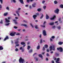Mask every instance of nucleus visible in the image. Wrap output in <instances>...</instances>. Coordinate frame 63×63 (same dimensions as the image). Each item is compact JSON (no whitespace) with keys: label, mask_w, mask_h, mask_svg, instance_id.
Returning <instances> with one entry per match:
<instances>
[{"label":"nucleus","mask_w":63,"mask_h":63,"mask_svg":"<svg viewBox=\"0 0 63 63\" xmlns=\"http://www.w3.org/2000/svg\"><path fill=\"white\" fill-rule=\"evenodd\" d=\"M58 44L59 45H61L63 44V42L60 41L59 42Z\"/></svg>","instance_id":"ddd939ff"},{"label":"nucleus","mask_w":63,"mask_h":63,"mask_svg":"<svg viewBox=\"0 0 63 63\" xmlns=\"http://www.w3.org/2000/svg\"><path fill=\"white\" fill-rule=\"evenodd\" d=\"M20 10H21V8H18V11H20Z\"/></svg>","instance_id":"13d9d810"},{"label":"nucleus","mask_w":63,"mask_h":63,"mask_svg":"<svg viewBox=\"0 0 63 63\" xmlns=\"http://www.w3.org/2000/svg\"><path fill=\"white\" fill-rule=\"evenodd\" d=\"M30 25L32 26V28H34V27H33V25H32V24H30Z\"/></svg>","instance_id":"09e8293b"},{"label":"nucleus","mask_w":63,"mask_h":63,"mask_svg":"<svg viewBox=\"0 0 63 63\" xmlns=\"http://www.w3.org/2000/svg\"><path fill=\"white\" fill-rule=\"evenodd\" d=\"M60 60V59L59 58H58L57 59V60L56 61V62H58L59 61V60Z\"/></svg>","instance_id":"a211bd4d"},{"label":"nucleus","mask_w":63,"mask_h":63,"mask_svg":"<svg viewBox=\"0 0 63 63\" xmlns=\"http://www.w3.org/2000/svg\"><path fill=\"white\" fill-rule=\"evenodd\" d=\"M50 41H52V39L51 38H50Z\"/></svg>","instance_id":"0e129e2a"},{"label":"nucleus","mask_w":63,"mask_h":63,"mask_svg":"<svg viewBox=\"0 0 63 63\" xmlns=\"http://www.w3.org/2000/svg\"><path fill=\"white\" fill-rule=\"evenodd\" d=\"M19 13V11H17L16 12V13L17 14H19L18 13Z\"/></svg>","instance_id":"a19ab883"},{"label":"nucleus","mask_w":63,"mask_h":63,"mask_svg":"<svg viewBox=\"0 0 63 63\" xmlns=\"http://www.w3.org/2000/svg\"><path fill=\"white\" fill-rule=\"evenodd\" d=\"M15 51H18V49H17V48H16L15 49Z\"/></svg>","instance_id":"37998d69"},{"label":"nucleus","mask_w":63,"mask_h":63,"mask_svg":"<svg viewBox=\"0 0 63 63\" xmlns=\"http://www.w3.org/2000/svg\"><path fill=\"white\" fill-rule=\"evenodd\" d=\"M19 46V44H17L16 45V46L17 47H18Z\"/></svg>","instance_id":"4d7b16f0"},{"label":"nucleus","mask_w":63,"mask_h":63,"mask_svg":"<svg viewBox=\"0 0 63 63\" xmlns=\"http://www.w3.org/2000/svg\"><path fill=\"white\" fill-rule=\"evenodd\" d=\"M52 28H53V29H55V26H54L52 27Z\"/></svg>","instance_id":"8fccbe9b"},{"label":"nucleus","mask_w":63,"mask_h":63,"mask_svg":"<svg viewBox=\"0 0 63 63\" xmlns=\"http://www.w3.org/2000/svg\"><path fill=\"white\" fill-rule=\"evenodd\" d=\"M49 49L50 51H51L52 50V46H50L49 47Z\"/></svg>","instance_id":"f3484780"},{"label":"nucleus","mask_w":63,"mask_h":63,"mask_svg":"<svg viewBox=\"0 0 63 63\" xmlns=\"http://www.w3.org/2000/svg\"><path fill=\"white\" fill-rule=\"evenodd\" d=\"M52 50H55V48H54V47H53Z\"/></svg>","instance_id":"5fc2aeb1"},{"label":"nucleus","mask_w":63,"mask_h":63,"mask_svg":"<svg viewBox=\"0 0 63 63\" xmlns=\"http://www.w3.org/2000/svg\"><path fill=\"white\" fill-rule=\"evenodd\" d=\"M60 7H61V8H63V5L62 4H61V5L60 6Z\"/></svg>","instance_id":"72a5a7b5"},{"label":"nucleus","mask_w":63,"mask_h":63,"mask_svg":"<svg viewBox=\"0 0 63 63\" xmlns=\"http://www.w3.org/2000/svg\"><path fill=\"white\" fill-rule=\"evenodd\" d=\"M14 3H16V0H12Z\"/></svg>","instance_id":"c9c22d12"},{"label":"nucleus","mask_w":63,"mask_h":63,"mask_svg":"<svg viewBox=\"0 0 63 63\" xmlns=\"http://www.w3.org/2000/svg\"><path fill=\"white\" fill-rule=\"evenodd\" d=\"M34 58L36 59V60L37 61H38V59L37 58H36V57H34Z\"/></svg>","instance_id":"4c0bfd02"},{"label":"nucleus","mask_w":63,"mask_h":63,"mask_svg":"<svg viewBox=\"0 0 63 63\" xmlns=\"http://www.w3.org/2000/svg\"><path fill=\"white\" fill-rule=\"evenodd\" d=\"M40 46H38L37 47V49H40Z\"/></svg>","instance_id":"f704fd0d"},{"label":"nucleus","mask_w":63,"mask_h":63,"mask_svg":"<svg viewBox=\"0 0 63 63\" xmlns=\"http://www.w3.org/2000/svg\"><path fill=\"white\" fill-rule=\"evenodd\" d=\"M59 21H61V18H60L59 19Z\"/></svg>","instance_id":"052dcab7"},{"label":"nucleus","mask_w":63,"mask_h":63,"mask_svg":"<svg viewBox=\"0 0 63 63\" xmlns=\"http://www.w3.org/2000/svg\"><path fill=\"white\" fill-rule=\"evenodd\" d=\"M43 34L44 36H46L47 35V34H46V32L45 30H43Z\"/></svg>","instance_id":"39448f33"},{"label":"nucleus","mask_w":63,"mask_h":63,"mask_svg":"<svg viewBox=\"0 0 63 63\" xmlns=\"http://www.w3.org/2000/svg\"><path fill=\"white\" fill-rule=\"evenodd\" d=\"M33 51V50L32 49H31V50L29 51V53H31Z\"/></svg>","instance_id":"4468645a"},{"label":"nucleus","mask_w":63,"mask_h":63,"mask_svg":"<svg viewBox=\"0 0 63 63\" xmlns=\"http://www.w3.org/2000/svg\"><path fill=\"white\" fill-rule=\"evenodd\" d=\"M27 3H29V2H30V0H27Z\"/></svg>","instance_id":"49530a36"},{"label":"nucleus","mask_w":63,"mask_h":63,"mask_svg":"<svg viewBox=\"0 0 63 63\" xmlns=\"http://www.w3.org/2000/svg\"><path fill=\"white\" fill-rule=\"evenodd\" d=\"M51 38H52V39H54V38H55V36H52Z\"/></svg>","instance_id":"79ce46f5"},{"label":"nucleus","mask_w":63,"mask_h":63,"mask_svg":"<svg viewBox=\"0 0 63 63\" xmlns=\"http://www.w3.org/2000/svg\"><path fill=\"white\" fill-rule=\"evenodd\" d=\"M14 23L15 24H17V22L16 21V20H14Z\"/></svg>","instance_id":"5701e85b"},{"label":"nucleus","mask_w":63,"mask_h":63,"mask_svg":"<svg viewBox=\"0 0 63 63\" xmlns=\"http://www.w3.org/2000/svg\"><path fill=\"white\" fill-rule=\"evenodd\" d=\"M15 33H16L15 32L11 33L10 34V35L11 36H15Z\"/></svg>","instance_id":"423d86ee"},{"label":"nucleus","mask_w":63,"mask_h":63,"mask_svg":"<svg viewBox=\"0 0 63 63\" xmlns=\"http://www.w3.org/2000/svg\"><path fill=\"white\" fill-rule=\"evenodd\" d=\"M9 39V37H8V36H6L4 38V40L6 41V40H8Z\"/></svg>","instance_id":"0eeeda50"},{"label":"nucleus","mask_w":63,"mask_h":63,"mask_svg":"<svg viewBox=\"0 0 63 63\" xmlns=\"http://www.w3.org/2000/svg\"><path fill=\"white\" fill-rule=\"evenodd\" d=\"M41 27H44V28H45V26H43L42 25H41Z\"/></svg>","instance_id":"864d4df0"},{"label":"nucleus","mask_w":63,"mask_h":63,"mask_svg":"<svg viewBox=\"0 0 63 63\" xmlns=\"http://www.w3.org/2000/svg\"><path fill=\"white\" fill-rule=\"evenodd\" d=\"M45 1L44 0H43L42 1V3H45Z\"/></svg>","instance_id":"774afa93"},{"label":"nucleus","mask_w":63,"mask_h":63,"mask_svg":"<svg viewBox=\"0 0 63 63\" xmlns=\"http://www.w3.org/2000/svg\"><path fill=\"white\" fill-rule=\"evenodd\" d=\"M42 50H45V47H43V48L42 49Z\"/></svg>","instance_id":"ea45409f"},{"label":"nucleus","mask_w":63,"mask_h":63,"mask_svg":"<svg viewBox=\"0 0 63 63\" xmlns=\"http://www.w3.org/2000/svg\"><path fill=\"white\" fill-rule=\"evenodd\" d=\"M3 47H2V46H1L0 47V50H3Z\"/></svg>","instance_id":"412c9836"},{"label":"nucleus","mask_w":63,"mask_h":63,"mask_svg":"<svg viewBox=\"0 0 63 63\" xmlns=\"http://www.w3.org/2000/svg\"><path fill=\"white\" fill-rule=\"evenodd\" d=\"M57 50H59L60 52H62L63 51V48L62 47H59V48H57Z\"/></svg>","instance_id":"f03ea898"},{"label":"nucleus","mask_w":63,"mask_h":63,"mask_svg":"<svg viewBox=\"0 0 63 63\" xmlns=\"http://www.w3.org/2000/svg\"><path fill=\"white\" fill-rule=\"evenodd\" d=\"M37 11L38 12H40V11H41V9L40 8H39L38 9H37Z\"/></svg>","instance_id":"b1692460"},{"label":"nucleus","mask_w":63,"mask_h":63,"mask_svg":"<svg viewBox=\"0 0 63 63\" xmlns=\"http://www.w3.org/2000/svg\"><path fill=\"white\" fill-rule=\"evenodd\" d=\"M39 37L40 38H42V35H41V34H40L39 36Z\"/></svg>","instance_id":"6e6d98bb"},{"label":"nucleus","mask_w":63,"mask_h":63,"mask_svg":"<svg viewBox=\"0 0 63 63\" xmlns=\"http://www.w3.org/2000/svg\"><path fill=\"white\" fill-rule=\"evenodd\" d=\"M22 49V47H20V49L21 50V49Z\"/></svg>","instance_id":"e2e57ef3"},{"label":"nucleus","mask_w":63,"mask_h":63,"mask_svg":"<svg viewBox=\"0 0 63 63\" xmlns=\"http://www.w3.org/2000/svg\"><path fill=\"white\" fill-rule=\"evenodd\" d=\"M57 28H58V29H59V30H60V29H61V27H60V26H59L58 27H57Z\"/></svg>","instance_id":"6ab92c4d"},{"label":"nucleus","mask_w":63,"mask_h":63,"mask_svg":"<svg viewBox=\"0 0 63 63\" xmlns=\"http://www.w3.org/2000/svg\"><path fill=\"white\" fill-rule=\"evenodd\" d=\"M46 6H44L43 7V8L44 10H45V9H46Z\"/></svg>","instance_id":"2f4dec72"},{"label":"nucleus","mask_w":63,"mask_h":63,"mask_svg":"<svg viewBox=\"0 0 63 63\" xmlns=\"http://www.w3.org/2000/svg\"><path fill=\"white\" fill-rule=\"evenodd\" d=\"M4 16H6L7 15H8V13H4Z\"/></svg>","instance_id":"a878e982"},{"label":"nucleus","mask_w":63,"mask_h":63,"mask_svg":"<svg viewBox=\"0 0 63 63\" xmlns=\"http://www.w3.org/2000/svg\"><path fill=\"white\" fill-rule=\"evenodd\" d=\"M39 57H40V58H42V59H43V57L42 55H39Z\"/></svg>","instance_id":"bb28decb"},{"label":"nucleus","mask_w":63,"mask_h":63,"mask_svg":"<svg viewBox=\"0 0 63 63\" xmlns=\"http://www.w3.org/2000/svg\"><path fill=\"white\" fill-rule=\"evenodd\" d=\"M36 3L35 2L33 4H32V7L33 8H35L36 7Z\"/></svg>","instance_id":"6e6552de"},{"label":"nucleus","mask_w":63,"mask_h":63,"mask_svg":"<svg viewBox=\"0 0 63 63\" xmlns=\"http://www.w3.org/2000/svg\"><path fill=\"white\" fill-rule=\"evenodd\" d=\"M9 24H10V23H8V24H6V26H8Z\"/></svg>","instance_id":"de8ad7c7"},{"label":"nucleus","mask_w":63,"mask_h":63,"mask_svg":"<svg viewBox=\"0 0 63 63\" xmlns=\"http://www.w3.org/2000/svg\"><path fill=\"white\" fill-rule=\"evenodd\" d=\"M49 24V25H53L54 24V23H51Z\"/></svg>","instance_id":"aec40b11"},{"label":"nucleus","mask_w":63,"mask_h":63,"mask_svg":"<svg viewBox=\"0 0 63 63\" xmlns=\"http://www.w3.org/2000/svg\"><path fill=\"white\" fill-rule=\"evenodd\" d=\"M45 48H47V47H48V45H45Z\"/></svg>","instance_id":"c85d7f7f"},{"label":"nucleus","mask_w":63,"mask_h":63,"mask_svg":"<svg viewBox=\"0 0 63 63\" xmlns=\"http://www.w3.org/2000/svg\"><path fill=\"white\" fill-rule=\"evenodd\" d=\"M37 17V15H34L33 16V17L34 19H36V18Z\"/></svg>","instance_id":"1a4fd4ad"},{"label":"nucleus","mask_w":63,"mask_h":63,"mask_svg":"<svg viewBox=\"0 0 63 63\" xmlns=\"http://www.w3.org/2000/svg\"><path fill=\"white\" fill-rule=\"evenodd\" d=\"M42 43L43 41L42 39H41L40 40V44H42Z\"/></svg>","instance_id":"cd10ccee"},{"label":"nucleus","mask_w":63,"mask_h":63,"mask_svg":"<svg viewBox=\"0 0 63 63\" xmlns=\"http://www.w3.org/2000/svg\"><path fill=\"white\" fill-rule=\"evenodd\" d=\"M47 52H49V50L48 49H47Z\"/></svg>","instance_id":"c03bdc74"},{"label":"nucleus","mask_w":63,"mask_h":63,"mask_svg":"<svg viewBox=\"0 0 63 63\" xmlns=\"http://www.w3.org/2000/svg\"><path fill=\"white\" fill-rule=\"evenodd\" d=\"M25 7H28V5H26Z\"/></svg>","instance_id":"bf43d9fd"},{"label":"nucleus","mask_w":63,"mask_h":63,"mask_svg":"<svg viewBox=\"0 0 63 63\" xmlns=\"http://www.w3.org/2000/svg\"><path fill=\"white\" fill-rule=\"evenodd\" d=\"M5 21H6V22H10V20H9L7 19V18H5Z\"/></svg>","instance_id":"9b49d317"},{"label":"nucleus","mask_w":63,"mask_h":63,"mask_svg":"<svg viewBox=\"0 0 63 63\" xmlns=\"http://www.w3.org/2000/svg\"><path fill=\"white\" fill-rule=\"evenodd\" d=\"M19 61V63H24V60L22 59L21 57L20 58Z\"/></svg>","instance_id":"f257e3e1"},{"label":"nucleus","mask_w":63,"mask_h":63,"mask_svg":"<svg viewBox=\"0 0 63 63\" xmlns=\"http://www.w3.org/2000/svg\"><path fill=\"white\" fill-rule=\"evenodd\" d=\"M29 8L31 9L32 8V7H31V5H30L29 7Z\"/></svg>","instance_id":"3c124183"},{"label":"nucleus","mask_w":63,"mask_h":63,"mask_svg":"<svg viewBox=\"0 0 63 63\" xmlns=\"http://www.w3.org/2000/svg\"><path fill=\"white\" fill-rule=\"evenodd\" d=\"M21 26H27V25H26L24 24L23 25L22 24H21Z\"/></svg>","instance_id":"c756f323"},{"label":"nucleus","mask_w":63,"mask_h":63,"mask_svg":"<svg viewBox=\"0 0 63 63\" xmlns=\"http://www.w3.org/2000/svg\"><path fill=\"white\" fill-rule=\"evenodd\" d=\"M6 9H7V10H8V11H9V10H10L9 8L8 7H6Z\"/></svg>","instance_id":"e433bc0d"},{"label":"nucleus","mask_w":63,"mask_h":63,"mask_svg":"<svg viewBox=\"0 0 63 63\" xmlns=\"http://www.w3.org/2000/svg\"><path fill=\"white\" fill-rule=\"evenodd\" d=\"M52 63H54V61H52Z\"/></svg>","instance_id":"680f3d73"},{"label":"nucleus","mask_w":63,"mask_h":63,"mask_svg":"<svg viewBox=\"0 0 63 63\" xmlns=\"http://www.w3.org/2000/svg\"><path fill=\"white\" fill-rule=\"evenodd\" d=\"M59 11V9H56V10H55L54 11V13L58 14Z\"/></svg>","instance_id":"20e7f679"},{"label":"nucleus","mask_w":63,"mask_h":63,"mask_svg":"<svg viewBox=\"0 0 63 63\" xmlns=\"http://www.w3.org/2000/svg\"><path fill=\"white\" fill-rule=\"evenodd\" d=\"M21 45H25V43L23 42H22L21 43Z\"/></svg>","instance_id":"dca6fc26"},{"label":"nucleus","mask_w":63,"mask_h":63,"mask_svg":"<svg viewBox=\"0 0 63 63\" xmlns=\"http://www.w3.org/2000/svg\"><path fill=\"white\" fill-rule=\"evenodd\" d=\"M55 17H56L55 16V15L54 16H53L52 18H50V19L51 20H53V19H54V18H55Z\"/></svg>","instance_id":"9d476101"},{"label":"nucleus","mask_w":63,"mask_h":63,"mask_svg":"<svg viewBox=\"0 0 63 63\" xmlns=\"http://www.w3.org/2000/svg\"><path fill=\"white\" fill-rule=\"evenodd\" d=\"M30 47L29 46H28V48L27 49L28 50H29V49H30Z\"/></svg>","instance_id":"7c9ffc66"},{"label":"nucleus","mask_w":63,"mask_h":63,"mask_svg":"<svg viewBox=\"0 0 63 63\" xmlns=\"http://www.w3.org/2000/svg\"><path fill=\"white\" fill-rule=\"evenodd\" d=\"M54 3L55 4H57L58 3L57 2L56 0L54 1Z\"/></svg>","instance_id":"473e14b6"},{"label":"nucleus","mask_w":63,"mask_h":63,"mask_svg":"<svg viewBox=\"0 0 63 63\" xmlns=\"http://www.w3.org/2000/svg\"><path fill=\"white\" fill-rule=\"evenodd\" d=\"M49 18V16H48L46 14V19H48Z\"/></svg>","instance_id":"f8f14e48"},{"label":"nucleus","mask_w":63,"mask_h":63,"mask_svg":"<svg viewBox=\"0 0 63 63\" xmlns=\"http://www.w3.org/2000/svg\"><path fill=\"white\" fill-rule=\"evenodd\" d=\"M43 17H44V14H42V15L40 17V19H42V18H43Z\"/></svg>","instance_id":"4be33fe9"},{"label":"nucleus","mask_w":63,"mask_h":63,"mask_svg":"<svg viewBox=\"0 0 63 63\" xmlns=\"http://www.w3.org/2000/svg\"><path fill=\"white\" fill-rule=\"evenodd\" d=\"M35 29H38V26L37 25H36L35 26Z\"/></svg>","instance_id":"393cba45"},{"label":"nucleus","mask_w":63,"mask_h":63,"mask_svg":"<svg viewBox=\"0 0 63 63\" xmlns=\"http://www.w3.org/2000/svg\"><path fill=\"white\" fill-rule=\"evenodd\" d=\"M18 40H19V38H16V40H15V41H16L15 42V44H17L18 43Z\"/></svg>","instance_id":"7ed1b4c3"},{"label":"nucleus","mask_w":63,"mask_h":63,"mask_svg":"<svg viewBox=\"0 0 63 63\" xmlns=\"http://www.w3.org/2000/svg\"><path fill=\"white\" fill-rule=\"evenodd\" d=\"M0 23H1V24H2V23H3V21H2V20H1V21L0 22Z\"/></svg>","instance_id":"a18cd8bd"},{"label":"nucleus","mask_w":63,"mask_h":63,"mask_svg":"<svg viewBox=\"0 0 63 63\" xmlns=\"http://www.w3.org/2000/svg\"><path fill=\"white\" fill-rule=\"evenodd\" d=\"M1 3L3 4V0H0Z\"/></svg>","instance_id":"58836bf2"},{"label":"nucleus","mask_w":63,"mask_h":63,"mask_svg":"<svg viewBox=\"0 0 63 63\" xmlns=\"http://www.w3.org/2000/svg\"><path fill=\"white\" fill-rule=\"evenodd\" d=\"M14 28H15V29H17V27L16 26H15L14 27Z\"/></svg>","instance_id":"603ef678"},{"label":"nucleus","mask_w":63,"mask_h":63,"mask_svg":"<svg viewBox=\"0 0 63 63\" xmlns=\"http://www.w3.org/2000/svg\"><path fill=\"white\" fill-rule=\"evenodd\" d=\"M46 61H48V58H47L46 59Z\"/></svg>","instance_id":"69168bd1"},{"label":"nucleus","mask_w":63,"mask_h":63,"mask_svg":"<svg viewBox=\"0 0 63 63\" xmlns=\"http://www.w3.org/2000/svg\"><path fill=\"white\" fill-rule=\"evenodd\" d=\"M19 1L21 4H23V0H19Z\"/></svg>","instance_id":"2eb2a0df"},{"label":"nucleus","mask_w":63,"mask_h":63,"mask_svg":"<svg viewBox=\"0 0 63 63\" xmlns=\"http://www.w3.org/2000/svg\"><path fill=\"white\" fill-rule=\"evenodd\" d=\"M23 22H26H26H27V21H25V20H24Z\"/></svg>","instance_id":"338daca9"}]
</instances>
